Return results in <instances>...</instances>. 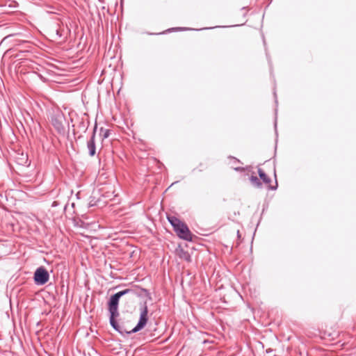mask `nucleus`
<instances>
[{"mask_svg":"<svg viewBox=\"0 0 356 356\" xmlns=\"http://www.w3.org/2000/svg\"><path fill=\"white\" fill-rule=\"evenodd\" d=\"M127 294H131L136 296H146L149 300H152L149 292L145 289L140 287H135L133 289H126L123 291H119L114 295L111 296L108 305V311L110 313L109 321L111 327L120 334L124 335L123 329L118 325L115 321V318L119 316L118 304L120 298Z\"/></svg>","mask_w":356,"mask_h":356,"instance_id":"f257e3e1","label":"nucleus"},{"mask_svg":"<svg viewBox=\"0 0 356 356\" xmlns=\"http://www.w3.org/2000/svg\"><path fill=\"white\" fill-rule=\"evenodd\" d=\"M139 310L140 318L137 325L130 331H126L125 330H123L124 334H130L132 333H136L143 329L147 325V323L148 321L149 312L147 302H144L143 304H140Z\"/></svg>","mask_w":356,"mask_h":356,"instance_id":"f03ea898","label":"nucleus"},{"mask_svg":"<svg viewBox=\"0 0 356 356\" xmlns=\"http://www.w3.org/2000/svg\"><path fill=\"white\" fill-rule=\"evenodd\" d=\"M65 117L61 111H57L51 117V122L55 129L60 134L65 131L64 122Z\"/></svg>","mask_w":356,"mask_h":356,"instance_id":"7ed1b4c3","label":"nucleus"},{"mask_svg":"<svg viewBox=\"0 0 356 356\" xmlns=\"http://www.w3.org/2000/svg\"><path fill=\"white\" fill-rule=\"evenodd\" d=\"M34 282L37 285H44L49 279V274L47 269L43 267H39L34 273Z\"/></svg>","mask_w":356,"mask_h":356,"instance_id":"20e7f679","label":"nucleus"},{"mask_svg":"<svg viewBox=\"0 0 356 356\" xmlns=\"http://www.w3.org/2000/svg\"><path fill=\"white\" fill-rule=\"evenodd\" d=\"M175 232L181 239L187 241H191L193 240V234L188 229L187 225L185 222H181V225L174 229Z\"/></svg>","mask_w":356,"mask_h":356,"instance_id":"39448f33","label":"nucleus"},{"mask_svg":"<svg viewBox=\"0 0 356 356\" xmlns=\"http://www.w3.org/2000/svg\"><path fill=\"white\" fill-rule=\"evenodd\" d=\"M97 125L95 123L92 134L90 138L87 142V148L88 149V154L90 156H94L96 154V145H95V136L97 131Z\"/></svg>","mask_w":356,"mask_h":356,"instance_id":"423d86ee","label":"nucleus"},{"mask_svg":"<svg viewBox=\"0 0 356 356\" xmlns=\"http://www.w3.org/2000/svg\"><path fill=\"white\" fill-rule=\"evenodd\" d=\"M258 174L260 179L264 181V184L268 185V188L270 190H276L277 188V182L275 180V186H270L271 179L266 175L261 168L258 169Z\"/></svg>","mask_w":356,"mask_h":356,"instance_id":"0eeeda50","label":"nucleus"},{"mask_svg":"<svg viewBox=\"0 0 356 356\" xmlns=\"http://www.w3.org/2000/svg\"><path fill=\"white\" fill-rule=\"evenodd\" d=\"M16 162L21 165H29V162L28 159V155L23 152L17 153V156L15 157Z\"/></svg>","mask_w":356,"mask_h":356,"instance_id":"6e6552de","label":"nucleus"},{"mask_svg":"<svg viewBox=\"0 0 356 356\" xmlns=\"http://www.w3.org/2000/svg\"><path fill=\"white\" fill-rule=\"evenodd\" d=\"M229 159H230L232 161V168L236 171V172H244L248 168H243V167H239V166H237V164L238 163H240L241 161L240 160H238V159L234 157V156H229L228 157Z\"/></svg>","mask_w":356,"mask_h":356,"instance_id":"1a4fd4ad","label":"nucleus"},{"mask_svg":"<svg viewBox=\"0 0 356 356\" xmlns=\"http://www.w3.org/2000/svg\"><path fill=\"white\" fill-rule=\"evenodd\" d=\"M177 253L180 259H182L188 262L191 261V257L188 252L181 248L179 250H177Z\"/></svg>","mask_w":356,"mask_h":356,"instance_id":"9d476101","label":"nucleus"},{"mask_svg":"<svg viewBox=\"0 0 356 356\" xmlns=\"http://www.w3.org/2000/svg\"><path fill=\"white\" fill-rule=\"evenodd\" d=\"M168 220L170 225L172 226L173 229L179 226L181 223L183 222L175 216H168Z\"/></svg>","mask_w":356,"mask_h":356,"instance_id":"9b49d317","label":"nucleus"},{"mask_svg":"<svg viewBox=\"0 0 356 356\" xmlns=\"http://www.w3.org/2000/svg\"><path fill=\"white\" fill-rule=\"evenodd\" d=\"M250 181L254 186H255L258 188H261L262 187V184L260 181V179L257 177L252 175L250 177Z\"/></svg>","mask_w":356,"mask_h":356,"instance_id":"f8f14e48","label":"nucleus"},{"mask_svg":"<svg viewBox=\"0 0 356 356\" xmlns=\"http://www.w3.org/2000/svg\"><path fill=\"white\" fill-rule=\"evenodd\" d=\"M99 134L103 139H106L108 137H109L111 131L108 129H104L103 127H102V128H100Z\"/></svg>","mask_w":356,"mask_h":356,"instance_id":"ddd939ff","label":"nucleus"},{"mask_svg":"<svg viewBox=\"0 0 356 356\" xmlns=\"http://www.w3.org/2000/svg\"><path fill=\"white\" fill-rule=\"evenodd\" d=\"M12 35H9L7 37H5L4 40L7 39L8 38L10 37Z\"/></svg>","mask_w":356,"mask_h":356,"instance_id":"4468645a","label":"nucleus"}]
</instances>
